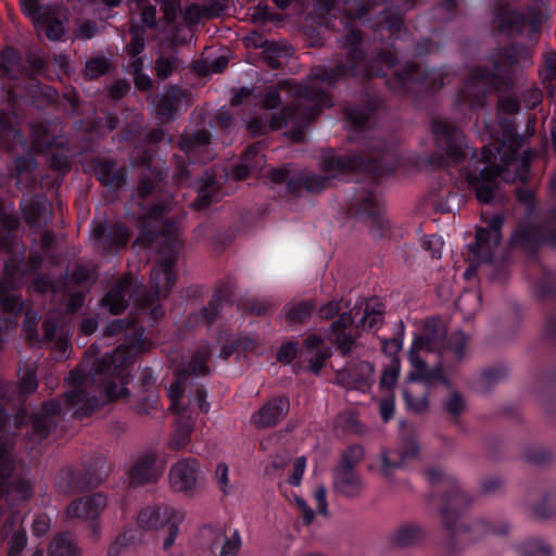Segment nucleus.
Wrapping results in <instances>:
<instances>
[{"label": "nucleus", "mask_w": 556, "mask_h": 556, "mask_svg": "<svg viewBox=\"0 0 556 556\" xmlns=\"http://www.w3.org/2000/svg\"><path fill=\"white\" fill-rule=\"evenodd\" d=\"M174 282L173 258L168 257L152 269L150 283L157 298H161L166 296Z\"/></svg>", "instance_id": "b1692460"}, {"label": "nucleus", "mask_w": 556, "mask_h": 556, "mask_svg": "<svg viewBox=\"0 0 556 556\" xmlns=\"http://www.w3.org/2000/svg\"><path fill=\"white\" fill-rule=\"evenodd\" d=\"M37 379L33 366L20 371L18 391L11 390V386L0 381V428L7 422V412L16 408L23 397L35 392Z\"/></svg>", "instance_id": "9d476101"}, {"label": "nucleus", "mask_w": 556, "mask_h": 556, "mask_svg": "<svg viewBox=\"0 0 556 556\" xmlns=\"http://www.w3.org/2000/svg\"><path fill=\"white\" fill-rule=\"evenodd\" d=\"M51 527V516L48 513L37 514L31 522V532L36 536H41L48 533Z\"/></svg>", "instance_id": "ea45409f"}, {"label": "nucleus", "mask_w": 556, "mask_h": 556, "mask_svg": "<svg viewBox=\"0 0 556 556\" xmlns=\"http://www.w3.org/2000/svg\"><path fill=\"white\" fill-rule=\"evenodd\" d=\"M228 472H229L228 466L225 463H219L216 466L215 476H216V480L218 483V488L225 494H228L231 491Z\"/></svg>", "instance_id": "37998d69"}, {"label": "nucleus", "mask_w": 556, "mask_h": 556, "mask_svg": "<svg viewBox=\"0 0 556 556\" xmlns=\"http://www.w3.org/2000/svg\"><path fill=\"white\" fill-rule=\"evenodd\" d=\"M108 68V63L104 59L94 58L86 63V71L89 77L94 78L103 73H105Z\"/></svg>", "instance_id": "a18cd8bd"}, {"label": "nucleus", "mask_w": 556, "mask_h": 556, "mask_svg": "<svg viewBox=\"0 0 556 556\" xmlns=\"http://www.w3.org/2000/svg\"><path fill=\"white\" fill-rule=\"evenodd\" d=\"M314 497L317 505V510L321 514H326L327 511V501H326V489L324 486H319L315 490Z\"/></svg>", "instance_id": "bf43d9fd"}, {"label": "nucleus", "mask_w": 556, "mask_h": 556, "mask_svg": "<svg viewBox=\"0 0 556 556\" xmlns=\"http://www.w3.org/2000/svg\"><path fill=\"white\" fill-rule=\"evenodd\" d=\"M96 33L94 24H84L78 28V36L83 38H91Z\"/></svg>", "instance_id": "774afa93"}, {"label": "nucleus", "mask_w": 556, "mask_h": 556, "mask_svg": "<svg viewBox=\"0 0 556 556\" xmlns=\"http://www.w3.org/2000/svg\"><path fill=\"white\" fill-rule=\"evenodd\" d=\"M154 1L162 3V9L164 11V17L167 22H173L174 20H176V17L180 13V8L178 5L177 0H154Z\"/></svg>", "instance_id": "de8ad7c7"}, {"label": "nucleus", "mask_w": 556, "mask_h": 556, "mask_svg": "<svg viewBox=\"0 0 556 556\" xmlns=\"http://www.w3.org/2000/svg\"><path fill=\"white\" fill-rule=\"evenodd\" d=\"M309 369L318 374L324 362L330 356L329 348L316 334L308 336L304 342Z\"/></svg>", "instance_id": "bb28decb"}, {"label": "nucleus", "mask_w": 556, "mask_h": 556, "mask_svg": "<svg viewBox=\"0 0 556 556\" xmlns=\"http://www.w3.org/2000/svg\"><path fill=\"white\" fill-rule=\"evenodd\" d=\"M334 488L341 494L354 497L361 494L363 483L361 478L351 467H342L334 473Z\"/></svg>", "instance_id": "a878e982"}, {"label": "nucleus", "mask_w": 556, "mask_h": 556, "mask_svg": "<svg viewBox=\"0 0 556 556\" xmlns=\"http://www.w3.org/2000/svg\"><path fill=\"white\" fill-rule=\"evenodd\" d=\"M343 46L349 53L346 65H339L336 68L321 67L317 73L308 77L304 86L286 81L277 88L269 89L263 98L265 109H276L281 103L282 94L288 98L290 104L280 114L266 113L264 117L248 122L249 130L257 136L267 129L278 130L289 127L290 130L286 132V136L294 141H301L304 138V124L312 119L320 109L331 105L328 88L339 76L348 72L352 75L365 76L380 74V72L359 68L363 62L362 41L356 31L352 30L346 35Z\"/></svg>", "instance_id": "f257e3e1"}, {"label": "nucleus", "mask_w": 556, "mask_h": 556, "mask_svg": "<svg viewBox=\"0 0 556 556\" xmlns=\"http://www.w3.org/2000/svg\"><path fill=\"white\" fill-rule=\"evenodd\" d=\"M21 206L31 228H41L52 219L51 204L43 197L24 199Z\"/></svg>", "instance_id": "a211bd4d"}, {"label": "nucleus", "mask_w": 556, "mask_h": 556, "mask_svg": "<svg viewBox=\"0 0 556 556\" xmlns=\"http://www.w3.org/2000/svg\"><path fill=\"white\" fill-rule=\"evenodd\" d=\"M353 164L346 163L342 159L334 160L329 156V173L326 175H316L313 173H301L299 174L298 180L304 186L309 192H319L331 185L332 179L336 178V170L338 168H351Z\"/></svg>", "instance_id": "aec40b11"}, {"label": "nucleus", "mask_w": 556, "mask_h": 556, "mask_svg": "<svg viewBox=\"0 0 556 556\" xmlns=\"http://www.w3.org/2000/svg\"><path fill=\"white\" fill-rule=\"evenodd\" d=\"M206 394L202 389H198L195 395L189 401L190 404L195 405L200 412L206 414L210 410V404L205 400Z\"/></svg>", "instance_id": "5fc2aeb1"}, {"label": "nucleus", "mask_w": 556, "mask_h": 556, "mask_svg": "<svg viewBox=\"0 0 556 556\" xmlns=\"http://www.w3.org/2000/svg\"><path fill=\"white\" fill-rule=\"evenodd\" d=\"M313 307L308 301L291 304L286 308V318L290 324L303 323L311 316Z\"/></svg>", "instance_id": "e433bc0d"}, {"label": "nucleus", "mask_w": 556, "mask_h": 556, "mask_svg": "<svg viewBox=\"0 0 556 556\" xmlns=\"http://www.w3.org/2000/svg\"><path fill=\"white\" fill-rule=\"evenodd\" d=\"M348 115L356 126H362L366 119V113L363 110H349Z\"/></svg>", "instance_id": "0e129e2a"}, {"label": "nucleus", "mask_w": 556, "mask_h": 556, "mask_svg": "<svg viewBox=\"0 0 556 556\" xmlns=\"http://www.w3.org/2000/svg\"><path fill=\"white\" fill-rule=\"evenodd\" d=\"M353 205L361 218L368 220L370 227H377V229H372V235L381 236L382 229L388 225V220L382 215V206L379 199L372 193H361L356 197Z\"/></svg>", "instance_id": "4468645a"}, {"label": "nucleus", "mask_w": 556, "mask_h": 556, "mask_svg": "<svg viewBox=\"0 0 556 556\" xmlns=\"http://www.w3.org/2000/svg\"><path fill=\"white\" fill-rule=\"evenodd\" d=\"M433 132L438 142V146L445 151L447 155L454 156L457 160L465 157L471 152V149L463 148V134L454 128H451L446 124L435 123L433 126Z\"/></svg>", "instance_id": "dca6fc26"}, {"label": "nucleus", "mask_w": 556, "mask_h": 556, "mask_svg": "<svg viewBox=\"0 0 556 556\" xmlns=\"http://www.w3.org/2000/svg\"><path fill=\"white\" fill-rule=\"evenodd\" d=\"M471 531H473L475 538H479L488 533L504 534L507 532V528L498 530L494 527H491L486 521L479 520L471 526Z\"/></svg>", "instance_id": "49530a36"}, {"label": "nucleus", "mask_w": 556, "mask_h": 556, "mask_svg": "<svg viewBox=\"0 0 556 556\" xmlns=\"http://www.w3.org/2000/svg\"><path fill=\"white\" fill-rule=\"evenodd\" d=\"M418 452V446L416 445V443L414 442H409V447L402 453L401 455V459L397 460V459H392L391 458V455L388 454L387 452H383L381 455H380V460H381V472L386 476V477H390L391 473L400 468L403 464V462L405 459H407L408 457H412L414 455H416Z\"/></svg>", "instance_id": "473e14b6"}, {"label": "nucleus", "mask_w": 556, "mask_h": 556, "mask_svg": "<svg viewBox=\"0 0 556 556\" xmlns=\"http://www.w3.org/2000/svg\"><path fill=\"white\" fill-rule=\"evenodd\" d=\"M200 476L201 470L197 459H179L169 471L170 488L176 492L190 493L198 486Z\"/></svg>", "instance_id": "9b49d317"}, {"label": "nucleus", "mask_w": 556, "mask_h": 556, "mask_svg": "<svg viewBox=\"0 0 556 556\" xmlns=\"http://www.w3.org/2000/svg\"><path fill=\"white\" fill-rule=\"evenodd\" d=\"M399 84L404 89H410L413 84H419L426 89L435 90L443 85L442 73L438 70L421 72L416 65H405L395 73Z\"/></svg>", "instance_id": "ddd939ff"}, {"label": "nucleus", "mask_w": 556, "mask_h": 556, "mask_svg": "<svg viewBox=\"0 0 556 556\" xmlns=\"http://www.w3.org/2000/svg\"><path fill=\"white\" fill-rule=\"evenodd\" d=\"M264 163V157L258 153L256 148L250 149L242 159V162L237 165L231 175L236 179H243L249 173L258 169Z\"/></svg>", "instance_id": "c85d7f7f"}, {"label": "nucleus", "mask_w": 556, "mask_h": 556, "mask_svg": "<svg viewBox=\"0 0 556 556\" xmlns=\"http://www.w3.org/2000/svg\"><path fill=\"white\" fill-rule=\"evenodd\" d=\"M211 135L206 130H200L193 136L181 143L182 149L186 151L187 156L194 161L198 151L206 149L210 142Z\"/></svg>", "instance_id": "f704fd0d"}, {"label": "nucleus", "mask_w": 556, "mask_h": 556, "mask_svg": "<svg viewBox=\"0 0 556 556\" xmlns=\"http://www.w3.org/2000/svg\"><path fill=\"white\" fill-rule=\"evenodd\" d=\"M162 471L163 467L156 465V455L153 452H147L131 466L129 480L134 485H143L155 482Z\"/></svg>", "instance_id": "f3484780"}, {"label": "nucleus", "mask_w": 556, "mask_h": 556, "mask_svg": "<svg viewBox=\"0 0 556 556\" xmlns=\"http://www.w3.org/2000/svg\"><path fill=\"white\" fill-rule=\"evenodd\" d=\"M125 535L117 538V540L114 543H112L108 549L109 556H118L122 551V547L125 544Z\"/></svg>", "instance_id": "69168bd1"}, {"label": "nucleus", "mask_w": 556, "mask_h": 556, "mask_svg": "<svg viewBox=\"0 0 556 556\" xmlns=\"http://www.w3.org/2000/svg\"><path fill=\"white\" fill-rule=\"evenodd\" d=\"M469 505L468 496L460 490L455 491L446 501L442 515L446 526L452 527L451 517L456 516L460 509Z\"/></svg>", "instance_id": "7c9ffc66"}, {"label": "nucleus", "mask_w": 556, "mask_h": 556, "mask_svg": "<svg viewBox=\"0 0 556 556\" xmlns=\"http://www.w3.org/2000/svg\"><path fill=\"white\" fill-rule=\"evenodd\" d=\"M289 410V401L285 397L266 403L252 416V422L257 427H271L281 420Z\"/></svg>", "instance_id": "5701e85b"}, {"label": "nucleus", "mask_w": 556, "mask_h": 556, "mask_svg": "<svg viewBox=\"0 0 556 556\" xmlns=\"http://www.w3.org/2000/svg\"><path fill=\"white\" fill-rule=\"evenodd\" d=\"M522 556H551V546L542 539H529L521 543L518 547Z\"/></svg>", "instance_id": "c9c22d12"}, {"label": "nucleus", "mask_w": 556, "mask_h": 556, "mask_svg": "<svg viewBox=\"0 0 556 556\" xmlns=\"http://www.w3.org/2000/svg\"><path fill=\"white\" fill-rule=\"evenodd\" d=\"M496 23L502 31L519 33L523 28L526 20L517 11H506L496 16Z\"/></svg>", "instance_id": "72a5a7b5"}, {"label": "nucleus", "mask_w": 556, "mask_h": 556, "mask_svg": "<svg viewBox=\"0 0 556 556\" xmlns=\"http://www.w3.org/2000/svg\"><path fill=\"white\" fill-rule=\"evenodd\" d=\"M210 356V349L207 345L200 348L198 353L192 357L189 365L184 368V371L177 377L176 381L167 389V394L170 400V409L178 415L179 419L187 418L186 422L177 420V425L172 437L170 444L173 448H184L190 441V434L193 428V420L188 416V407L182 401L184 392L189 384V376L205 375L208 371L206 361Z\"/></svg>", "instance_id": "6e6552de"}, {"label": "nucleus", "mask_w": 556, "mask_h": 556, "mask_svg": "<svg viewBox=\"0 0 556 556\" xmlns=\"http://www.w3.org/2000/svg\"><path fill=\"white\" fill-rule=\"evenodd\" d=\"M184 516L173 507H146L137 518L144 530L156 531L163 536V548L168 549L175 542Z\"/></svg>", "instance_id": "1a4fd4ad"}, {"label": "nucleus", "mask_w": 556, "mask_h": 556, "mask_svg": "<svg viewBox=\"0 0 556 556\" xmlns=\"http://www.w3.org/2000/svg\"><path fill=\"white\" fill-rule=\"evenodd\" d=\"M547 78L552 79L556 77V54H549L545 60Z\"/></svg>", "instance_id": "e2e57ef3"}, {"label": "nucleus", "mask_w": 556, "mask_h": 556, "mask_svg": "<svg viewBox=\"0 0 556 556\" xmlns=\"http://www.w3.org/2000/svg\"><path fill=\"white\" fill-rule=\"evenodd\" d=\"M219 534L223 540L220 556H236L242 544L239 532L235 530L230 536H225L222 532Z\"/></svg>", "instance_id": "58836bf2"}, {"label": "nucleus", "mask_w": 556, "mask_h": 556, "mask_svg": "<svg viewBox=\"0 0 556 556\" xmlns=\"http://www.w3.org/2000/svg\"><path fill=\"white\" fill-rule=\"evenodd\" d=\"M156 10L154 5H147L141 11V23L144 26L151 27L155 23Z\"/></svg>", "instance_id": "4d7b16f0"}, {"label": "nucleus", "mask_w": 556, "mask_h": 556, "mask_svg": "<svg viewBox=\"0 0 556 556\" xmlns=\"http://www.w3.org/2000/svg\"><path fill=\"white\" fill-rule=\"evenodd\" d=\"M298 352V343L287 342L281 345L280 350L277 353V358L279 362L289 364L296 355Z\"/></svg>", "instance_id": "09e8293b"}, {"label": "nucleus", "mask_w": 556, "mask_h": 556, "mask_svg": "<svg viewBox=\"0 0 556 556\" xmlns=\"http://www.w3.org/2000/svg\"><path fill=\"white\" fill-rule=\"evenodd\" d=\"M400 375V365L397 362L392 361L391 366L386 369L381 376L380 384L382 388L391 389L395 386Z\"/></svg>", "instance_id": "a19ab883"}, {"label": "nucleus", "mask_w": 556, "mask_h": 556, "mask_svg": "<svg viewBox=\"0 0 556 556\" xmlns=\"http://www.w3.org/2000/svg\"><path fill=\"white\" fill-rule=\"evenodd\" d=\"M504 217L500 214L493 215L488 220L486 228H480L476 233L475 255L479 262H490L495 248L501 240V228Z\"/></svg>", "instance_id": "f8f14e48"}, {"label": "nucleus", "mask_w": 556, "mask_h": 556, "mask_svg": "<svg viewBox=\"0 0 556 556\" xmlns=\"http://www.w3.org/2000/svg\"><path fill=\"white\" fill-rule=\"evenodd\" d=\"M383 312V305L377 299L357 302L353 309L342 313L331 324L329 341L336 343L343 353L352 351L358 337V329L376 328L382 321Z\"/></svg>", "instance_id": "0eeeda50"}, {"label": "nucleus", "mask_w": 556, "mask_h": 556, "mask_svg": "<svg viewBox=\"0 0 556 556\" xmlns=\"http://www.w3.org/2000/svg\"><path fill=\"white\" fill-rule=\"evenodd\" d=\"M430 249H432V256L440 258L441 257V248H442V239L440 237H431L427 241Z\"/></svg>", "instance_id": "680f3d73"}, {"label": "nucleus", "mask_w": 556, "mask_h": 556, "mask_svg": "<svg viewBox=\"0 0 556 556\" xmlns=\"http://www.w3.org/2000/svg\"><path fill=\"white\" fill-rule=\"evenodd\" d=\"M40 316L36 311L27 309L23 321L24 336L34 343H40L53 339L56 330V318L48 316L39 329Z\"/></svg>", "instance_id": "2eb2a0df"}, {"label": "nucleus", "mask_w": 556, "mask_h": 556, "mask_svg": "<svg viewBox=\"0 0 556 556\" xmlns=\"http://www.w3.org/2000/svg\"><path fill=\"white\" fill-rule=\"evenodd\" d=\"M465 407L464 400L458 393H453L450 400L445 404V408L448 413L457 415L463 412Z\"/></svg>", "instance_id": "3c124183"}, {"label": "nucleus", "mask_w": 556, "mask_h": 556, "mask_svg": "<svg viewBox=\"0 0 556 556\" xmlns=\"http://www.w3.org/2000/svg\"><path fill=\"white\" fill-rule=\"evenodd\" d=\"M340 311V302L338 301H330L326 305L321 306L317 314L321 318H332L338 312Z\"/></svg>", "instance_id": "603ef678"}, {"label": "nucleus", "mask_w": 556, "mask_h": 556, "mask_svg": "<svg viewBox=\"0 0 556 556\" xmlns=\"http://www.w3.org/2000/svg\"><path fill=\"white\" fill-rule=\"evenodd\" d=\"M481 296L478 291H465L457 300V308L462 312L464 319H470L480 308Z\"/></svg>", "instance_id": "c756f323"}, {"label": "nucleus", "mask_w": 556, "mask_h": 556, "mask_svg": "<svg viewBox=\"0 0 556 556\" xmlns=\"http://www.w3.org/2000/svg\"><path fill=\"white\" fill-rule=\"evenodd\" d=\"M62 410L61 404L58 402L46 403L42 412L33 416L29 420L31 427V440H42L46 438L52 427V417L60 414Z\"/></svg>", "instance_id": "393cba45"}, {"label": "nucleus", "mask_w": 556, "mask_h": 556, "mask_svg": "<svg viewBox=\"0 0 556 556\" xmlns=\"http://www.w3.org/2000/svg\"><path fill=\"white\" fill-rule=\"evenodd\" d=\"M150 346L143 332L137 331L129 342L104 354L91 364L89 372L84 368L70 374L65 392V408L75 416H87L103 403L128 395L127 364L140 351Z\"/></svg>", "instance_id": "f03ea898"}, {"label": "nucleus", "mask_w": 556, "mask_h": 556, "mask_svg": "<svg viewBox=\"0 0 556 556\" xmlns=\"http://www.w3.org/2000/svg\"><path fill=\"white\" fill-rule=\"evenodd\" d=\"M12 439L0 435V522L2 538L11 536L8 556H17L26 545V533L22 529V517L16 513L4 514L11 502H24L33 495V479L29 469L13 456Z\"/></svg>", "instance_id": "7ed1b4c3"}, {"label": "nucleus", "mask_w": 556, "mask_h": 556, "mask_svg": "<svg viewBox=\"0 0 556 556\" xmlns=\"http://www.w3.org/2000/svg\"><path fill=\"white\" fill-rule=\"evenodd\" d=\"M36 20V24L40 30H42L50 40H60L64 35V26L61 20L53 18L46 13L40 12L38 9L36 13L31 14Z\"/></svg>", "instance_id": "cd10ccee"}, {"label": "nucleus", "mask_w": 556, "mask_h": 556, "mask_svg": "<svg viewBox=\"0 0 556 556\" xmlns=\"http://www.w3.org/2000/svg\"><path fill=\"white\" fill-rule=\"evenodd\" d=\"M106 505V500L102 494H94L90 497L81 498L68 505L66 518H78L81 520H94Z\"/></svg>", "instance_id": "4be33fe9"}, {"label": "nucleus", "mask_w": 556, "mask_h": 556, "mask_svg": "<svg viewBox=\"0 0 556 556\" xmlns=\"http://www.w3.org/2000/svg\"><path fill=\"white\" fill-rule=\"evenodd\" d=\"M174 65V61L169 59H160L156 62L157 75L161 77H167L172 73Z\"/></svg>", "instance_id": "13d9d810"}, {"label": "nucleus", "mask_w": 556, "mask_h": 556, "mask_svg": "<svg viewBox=\"0 0 556 556\" xmlns=\"http://www.w3.org/2000/svg\"><path fill=\"white\" fill-rule=\"evenodd\" d=\"M484 167L479 176L468 174L467 179L473 188L477 199L481 203L491 202L496 194L498 187L496 176H501L504 181H525L529 170V159H518L515 153L506 155L505 151L494 148H484L482 151Z\"/></svg>", "instance_id": "39448f33"}, {"label": "nucleus", "mask_w": 556, "mask_h": 556, "mask_svg": "<svg viewBox=\"0 0 556 556\" xmlns=\"http://www.w3.org/2000/svg\"><path fill=\"white\" fill-rule=\"evenodd\" d=\"M422 530L416 525L400 528L395 534V541L400 545H412L422 538Z\"/></svg>", "instance_id": "4c0bfd02"}, {"label": "nucleus", "mask_w": 556, "mask_h": 556, "mask_svg": "<svg viewBox=\"0 0 556 556\" xmlns=\"http://www.w3.org/2000/svg\"><path fill=\"white\" fill-rule=\"evenodd\" d=\"M442 350L441 353L446 357L451 356L455 361H462L468 353V339L462 331L452 333L444 340V329L439 320L430 319L425 324L421 336L416 338L408 352V359L414 367L409 374V381L424 382L430 386L434 382H446L441 367L428 369L425 359L420 356L422 351Z\"/></svg>", "instance_id": "20e7f679"}, {"label": "nucleus", "mask_w": 556, "mask_h": 556, "mask_svg": "<svg viewBox=\"0 0 556 556\" xmlns=\"http://www.w3.org/2000/svg\"><path fill=\"white\" fill-rule=\"evenodd\" d=\"M374 378V367L368 362H361L340 370L337 375L339 384L346 389H364Z\"/></svg>", "instance_id": "6ab92c4d"}, {"label": "nucleus", "mask_w": 556, "mask_h": 556, "mask_svg": "<svg viewBox=\"0 0 556 556\" xmlns=\"http://www.w3.org/2000/svg\"><path fill=\"white\" fill-rule=\"evenodd\" d=\"M136 289L134 278L125 277L108 292L102 300V304L106 306L112 314H119L126 307L128 300L134 295Z\"/></svg>", "instance_id": "412c9836"}, {"label": "nucleus", "mask_w": 556, "mask_h": 556, "mask_svg": "<svg viewBox=\"0 0 556 556\" xmlns=\"http://www.w3.org/2000/svg\"><path fill=\"white\" fill-rule=\"evenodd\" d=\"M518 59L507 53L505 59L493 62L495 72L486 73L485 66L470 67L458 92L456 105L459 109L473 110L483 103L485 94L491 90H503L510 79L509 67Z\"/></svg>", "instance_id": "423d86ee"}, {"label": "nucleus", "mask_w": 556, "mask_h": 556, "mask_svg": "<svg viewBox=\"0 0 556 556\" xmlns=\"http://www.w3.org/2000/svg\"><path fill=\"white\" fill-rule=\"evenodd\" d=\"M134 36L131 42L128 45V51L131 55L136 56L139 54L144 48L143 37L139 34V30H132Z\"/></svg>", "instance_id": "864d4df0"}, {"label": "nucleus", "mask_w": 556, "mask_h": 556, "mask_svg": "<svg viewBox=\"0 0 556 556\" xmlns=\"http://www.w3.org/2000/svg\"><path fill=\"white\" fill-rule=\"evenodd\" d=\"M98 328V323L94 318H87L81 323V331L85 334L93 333Z\"/></svg>", "instance_id": "338daca9"}, {"label": "nucleus", "mask_w": 556, "mask_h": 556, "mask_svg": "<svg viewBox=\"0 0 556 556\" xmlns=\"http://www.w3.org/2000/svg\"><path fill=\"white\" fill-rule=\"evenodd\" d=\"M395 410L394 399L388 397L380 402V414L384 421H388L393 417Z\"/></svg>", "instance_id": "6e6d98bb"}, {"label": "nucleus", "mask_w": 556, "mask_h": 556, "mask_svg": "<svg viewBox=\"0 0 556 556\" xmlns=\"http://www.w3.org/2000/svg\"><path fill=\"white\" fill-rule=\"evenodd\" d=\"M49 553L51 556H77L79 548L70 535L63 534L52 540Z\"/></svg>", "instance_id": "2f4dec72"}, {"label": "nucleus", "mask_w": 556, "mask_h": 556, "mask_svg": "<svg viewBox=\"0 0 556 556\" xmlns=\"http://www.w3.org/2000/svg\"><path fill=\"white\" fill-rule=\"evenodd\" d=\"M404 400L408 409L416 413L424 412L428 407L427 396L421 394L418 397H414L408 390L403 392Z\"/></svg>", "instance_id": "79ce46f5"}, {"label": "nucleus", "mask_w": 556, "mask_h": 556, "mask_svg": "<svg viewBox=\"0 0 556 556\" xmlns=\"http://www.w3.org/2000/svg\"><path fill=\"white\" fill-rule=\"evenodd\" d=\"M205 11L199 4L192 3L185 11V20L189 24L198 23Z\"/></svg>", "instance_id": "8fccbe9b"}, {"label": "nucleus", "mask_w": 556, "mask_h": 556, "mask_svg": "<svg viewBox=\"0 0 556 556\" xmlns=\"http://www.w3.org/2000/svg\"><path fill=\"white\" fill-rule=\"evenodd\" d=\"M306 468V458L301 456L294 459L293 462V471L288 479V482L291 485L298 486L301 484L303 475Z\"/></svg>", "instance_id": "c03bdc74"}, {"label": "nucleus", "mask_w": 556, "mask_h": 556, "mask_svg": "<svg viewBox=\"0 0 556 556\" xmlns=\"http://www.w3.org/2000/svg\"><path fill=\"white\" fill-rule=\"evenodd\" d=\"M290 460V455L287 452L277 454L270 462V466L274 470L282 469Z\"/></svg>", "instance_id": "052dcab7"}]
</instances>
